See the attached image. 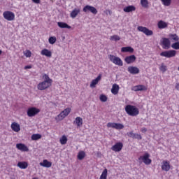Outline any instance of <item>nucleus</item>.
Listing matches in <instances>:
<instances>
[{"label": "nucleus", "mask_w": 179, "mask_h": 179, "mask_svg": "<svg viewBox=\"0 0 179 179\" xmlns=\"http://www.w3.org/2000/svg\"><path fill=\"white\" fill-rule=\"evenodd\" d=\"M43 78L45 80L38 84V90H45L52 86V79L50 78L48 74H43Z\"/></svg>", "instance_id": "1"}, {"label": "nucleus", "mask_w": 179, "mask_h": 179, "mask_svg": "<svg viewBox=\"0 0 179 179\" xmlns=\"http://www.w3.org/2000/svg\"><path fill=\"white\" fill-rule=\"evenodd\" d=\"M124 110L127 115L130 117H138L139 115V108L134 105H127Z\"/></svg>", "instance_id": "2"}, {"label": "nucleus", "mask_w": 179, "mask_h": 179, "mask_svg": "<svg viewBox=\"0 0 179 179\" xmlns=\"http://www.w3.org/2000/svg\"><path fill=\"white\" fill-rule=\"evenodd\" d=\"M108 58L110 61V62H113L115 65H117V66H122L124 65V62L121 59V58L115 56L113 55H110L108 56Z\"/></svg>", "instance_id": "3"}, {"label": "nucleus", "mask_w": 179, "mask_h": 179, "mask_svg": "<svg viewBox=\"0 0 179 179\" xmlns=\"http://www.w3.org/2000/svg\"><path fill=\"white\" fill-rule=\"evenodd\" d=\"M70 113L71 108H66L55 117V120L56 121H62V120H64V118H65L66 117H68V115H69Z\"/></svg>", "instance_id": "4"}, {"label": "nucleus", "mask_w": 179, "mask_h": 179, "mask_svg": "<svg viewBox=\"0 0 179 179\" xmlns=\"http://www.w3.org/2000/svg\"><path fill=\"white\" fill-rule=\"evenodd\" d=\"M177 55V51L174 50H165L160 53L161 57H165L166 58H173Z\"/></svg>", "instance_id": "5"}, {"label": "nucleus", "mask_w": 179, "mask_h": 179, "mask_svg": "<svg viewBox=\"0 0 179 179\" xmlns=\"http://www.w3.org/2000/svg\"><path fill=\"white\" fill-rule=\"evenodd\" d=\"M149 157H150V155H149V153H145L144 155L140 156L138 157V160L139 162H143L146 166H149V164H152V159H150Z\"/></svg>", "instance_id": "6"}, {"label": "nucleus", "mask_w": 179, "mask_h": 179, "mask_svg": "<svg viewBox=\"0 0 179 179\" xmlns=\"http://www.w3.org/2000/svg\"><path fill=\"white\" fill-rule=\"evenodd\" d=\"M138 31H141V33H143L145 36H153V31L149 29L148 27H143V26H138L137 27Z\"/></svg>", "instance_id": "7"}, {"label": "nucleus", "mask_w": 179, "mask_h": 179, "mask_svg": "<svg viewBox=\"0 0 179 179\" xmlns=\"http://www.w3.org/2000/svg\"><path fill=\"white\" fill-rule=\"evenodd\" d=\"M40 113V109L36 107H30L27 110V114L29 117H36Z\"/></svg>", "instance_id": "8"}, {"label": "nucleus", "mask_w": 179, "mask_h": 179, "mask_svg": "<svg viewBox=\"0 0 179 179\" xmlns=\"http://www.w3.org/2000/svg\"><path fill=\"white\" fill-rule=\"evenodd\" d=\"M3 17L6 20H8V22H12L13 20H15V13L12 11H4L3 13Z\"/></svg>", "instance_id": "9"}, {"label": "nucleus", "mask_w": 179, "mask_h": 179, "mask_svg": "<svg viewBox=\"0 0 179 179\" xmlns=\"http://www.w3.org/2000/svg\"><path fill=\"white\" fill-rule=\"evenodd\" d=\"M108 128H114L115 129H124V124L121 123L108 122L107 124Z\"/></svg>", "instance_id": "10"}, {"label": "nucleus", "mask_w": 179, "mask_h": 179, "mask_svg": "<svg viewBox=\"0 0 179 179\" xmlns=\"http://www.w3.org/2000/svg\"><path fill=\"white\" fill-rule=\"evenodd\" d=\"M171 45V43L170 42V39H169L168 38H162L161 45L162 46V48H164V50H169V48H170Z\"/></svg>", "instance_id": "11"}, {"label": "nucleus", "mask_w": 179, "mask_h": 179, "mask_svg": "<svg viewBox=\"0 0 179 179\" xmlns=\"http://www.w3.org/2000/svg\"><path fill=\"white\" fill-rule=\"evenodd\" d=\"M83 12H91V13H93V15H97V9H96V8L92 6H89L87 5L85 6L83 9Z\"/></svg>", "instance_id": "12"}, {"label": "nucleus", "mask_w": 179, "mask_h": 179, "mask_svg": "<svg viewBox=\"0 0 179 179\" xmlns=\"http://www.w3.org/2000/svg\"><path fill=\"white\" fill-rule=\"evenodd\" d=\"M122 148H124V144L121 142H117L111 147V150L113 152H121V150H122Z\"/></svg>", "instance_id": "13"}, {"label": "nucleus", "mask_w": 179, "mask_h": 179, "mask_svg": "<svg viewBox=\"0 0 179 179\" xmlns=\"http://www.w3.org/2000/svg\"><path fill=\"white\" fill-rule=\"evenodd\" d=\"M161 167L163 171H170V169L171 168V166L170 165V162L168 160H164L162 162Z\"/></svg>", "instance_id": "14"}, {"label": "nucleus", "mask_w": 179, "mask_h": 179, "mask_svg": "<svg viewBox=\"0 0 179 179\" xmlns=\"http://www.w3.org/2000/svg\"><path fill=\"white\" fill-rule=\"evenodd\" d=\"M127 71H128V73H131V75H138V73H139L140 72L139 69L134 66H129L127 68Z\"/></svg>", "instance_id": "15"}, {"label": "nucleus", "mask_w": 179, "mask_h": 179, "mask_svg": "<svg viewBox=\"0 0 179 179\" xmlns=\"http://www.w3.org/2000/svg\"><path fill=\"white\" fill-rule=\"evenodd\" d=\"M136 61V57L134 55L127 56L124 58V62L126 64L129 65V64H134Z\"/></svg>", "instance_id": "16"}, {"label": "nucleus", "mask_w": 179, "mask_h": 179, "mask_svg": "<svg viewBox=\"0 0 179 179\" xmlns=\"http://www.w3.org/2000/svg\"><path fill=\"white\" fill-rule=\"evenodd\" d=\"M133 92H142L143 90H148V87L143 85H136L131 88Z\"/></svg>", "instance_id": "17"}, {"label": "nucleus", "mask_w": 179, "mask_h": 179, "mask_svg": "<svg viewBox=\"0 0 179 179\" xmlns=\"http://www.w3.org/2000/svg\"><path fill=\"white\" fill-rule=\"evenodd\" d=\"M16 148L20 152H29V148L24 143H17Z\"/></svg>", "instance_id": "18"}, {"label": "nucleus", "mask_w": 179, "mask_h": 179, "mask_svg": "<svg viewBox=\"0 0 179 179\" xmlns=\"http://www.w3.org/2000/svg\"><path fill=\"white\" fill-rule=\"evenodd\" d=\"M11 129L14 131V132H19L20 131V124H19V123L16 122H13L11 123Z\"/></svg>", "instance_id": "19"}, {"label": "nucleus", "mask_w": 179, "mask_h": 179, "mask_svg": "<svg viewBox=\"0 0 179 179\" xmlns=\"http://www.w3.org/2000/svg\"><path fill=\"white\" fill-rule=\"evenodd\" d=\"M169 27V24L163 20H159L157 23V27L160 30H162L163 29H167Z\"/></svg>", "instance_id": "20"}, {"label": "nucleus", "mask_w": 179, "mask_h": 179, "mask_svg": "<svg viewBox=\"0 0 179 179\" xmlns=\"http://www.w3.org/2000/svg\"><path fill=\"white\" fill-rule=\"evenodd\" d=\"M41 54L47 57L48 58H51L52 57V52L48 49L44 48L41 51Z\"/></svg>", "instance_id": "21"}, {"label": "nucleus", "mask_w": 179, "mask_h": 179, "mask_svg": "<svg viewBox=\"0 0 179 179\" xmlns=\"http://www.w3.org/2000/svg\"><path fill=\"white\" fill-rule=\"evenodd\" d=\"M100 80H101V74H99L96 79H94L92 80L90 85V87H92V88L96 87V85H97V83H99V82H100Z\"/></svg>", "instance_id": "22"}, {"label": "nucleus", "mask_w": 179, "mask_h": 179, "mask_svg": "<svg viewBox=\"0 0 179 179\" xmlns=\"http://www.w3.org/2000/svg\"><path fill=\"white\" fill-rule=\"evenodd\" d=\"M39 164L42 167H46L47 169H50V167L52 166V163L47 159H44L43 162H40Z\"/></svg>", "instance_id": "23"}, {"label": "nucleus", "mask_w": 179, "mask_h": 179, "mask_svg": "<svg viewBox=\"0 0 179 179\" xmlns=\"http://www.w3.org/2000/svg\"><path fill=\"white\" fill-rule=\"evenodd\" d=\"M74 124L77 125L78 128H80L83 125V119L80 117H77L74 121Z\"/></svg>", "instance_id": "24"}, {"label": "nucleus", "mask_w": 179, "mask_h": 179, "mask_svg": "<svg viewBox=\"0 0 179 179\" xmlns=\"http://www.w3.org/2000/svg\"><path fill=\"white\" fill-rule=\"evenodd\" d=\"M118 92H120V85L117 84H113L111 89V93L113 94H118Z\"/></svg>", "instance_id": "25"}, {"label": "nucleus", "mask_w": 179, "mask_h": 179, "mask_svg": "<svg viewBox=\"0 0 179 179\" xmlns=\"http://www.w3.org/2000/svg\"><path fill=\"white\" fill-rule=\"evenodd\" d=\"M134 51V48L131 46L123 47L121 48V52H129L130 54H132Z\"/></svg>", "instance_id": "26"}, {"label": "nucleus", "mask_w": 179, "mask_h": 179, "mask_svg": "<svg viewBox=\"0 0 179 179\" xmlns=\"http://www.w3.org/2000/svg\"><path fill=\"white\" fill-rule=\"evenodd\" d=\"M17 166L22 170H24V169H26L27 167H29V163H27L26 162H19L17 163Z\"/></svg>", "instance_id": "27"}, {"label": "nucleus", "mask_w": 179, "mask_h": 179, "mask_svg": "<svg viewBox=\"0 0 179 179\" xmlns=\"http://www.w3.org/2000/svg\"><path fill=\"white\" fill-rule=\"evenodd\" d=\"M79 13H80V9L74 8L70 13V16L71 17H72V19H75V17H76V16L79 15Z\"/></svg>", "instance_id": "28"}, {"label": "nucleus", "mask_w": 179, "mask_h": 179, "mask_svg": "<svg viewBox=\"0 0 179 179\" xmlns=\"http://www.w3.org/2000/svg\"><path fill=\"white\" fill-rule=\"evenodd\" d=\"M124 12H126L127 13H129V12H134L136 10V8L134 6H129L127 7H124L123 8Z\"/></svg>", "instance_id": "29"}, {"label": "nucleus", "mask_w": 179, "mask_h": 179, "mask_svg": "<svg viewBox=\"0 0 179 179\" xmlns=\"http://www.w3.org/2000/svg\"><path fill=\"white\" fill-rule=\"evenodd\" d=\"M57 25L60 27V29H71V26L68 24L62 22H57Z\"/></svg>", "instance_id": "30"}, {"label": "nucleus", "mask_w": 179, "mask_h": 179, "mask_svg": "<svg viewBox=\"0 0 179 179\" xmlns=\"http://www.w3.org/2000/svg\"><path fill=\"white\" fill-rule=\"evenodd\" d=\"M59 142H60L61 145H66V143L68 142V137H66V136H65V135H63L60 138Z\"/></svg>", "instance_id": "31"}, {"label": "nucleus", "mask_w": 179, "mask_h": 179, "mask_svg": "<svg viewBox=\"0 0 179 179\" xmlns=\"http://www.w3.org/2000/svg\"><path fill=\"white\" fill-rule=\"evenodd\" d=\"M169 38L170 40H173V41H176V43L177 41H179V37L178 36L177 34H169Z\"/></svg>", "instance_id": "32"}, {"label": "nucleus", "mask_w": 179, "mask_h": 179, "mask_svg": "<svg viewBox=\"0 0 179 179\" xmlns=\"http://www.w3.org/2000/svg\"><path fill=\"white\" fill-rule=\"evenodd\" d=\"M85 156H86V153H85L84 151H80L78 154L77 157H78V160H83V159H85Z\"/></svg>", "instance_id": "33"}, {"label": "nucleus", "mask_w": 179, "mask_h": 179, "mask_svg": "<svg viewBox=\"0 0 179 179\" xmlns=\"http://www.w3.org/2000/svg\"><path fill=\"white\" fill-rule=\"evenodd\" d=\"M141 5L143 8H149V1L148 0H141Z\"/></svg>", "instance_id": "34"}, {"label": "nucleus", "mask_w": 179, "mask_h": 179, "mask_svg": "<svg viewBox=\"0 0 179 179\" xmlns=\"http://www.w3.org/2000/svg\"><path fill=\"white\" fill-rule=\"evenodd\" d=\"M108 171L107 170V169H105L103 171V172H102L99 179H107V174H108Z\"/></svg>", "instance_id": "35"}, {"label": "nucleus", "mask_w": 179, "mask_h": 179, "mask_svg": "<svg viewBox=\"0 0 179 179\" xmlns=\"http://www.w3.org/2000/svg\"><path fill=\"white\" fill-rule=\"evenodd\" d=\"M31 139L32 141H38V139H41V134H33L31 136Z\"/></svg>", "instance_id": "36"}, {"label": "nucleus", "mask_w": 179, "mask_h": 179, "mask_svg": "<svg viewBox=\"0 0 179 179\" xmlns=\"http://www.w3.org/2000/svg\"><path fill=\"white\" fill-rule=\"evenodd\" d=\"M164 6H170L171 5V0H161Z\"/></svg>", "instance_id": "37"}, {"label": "nucleus", "mask_w": 179, "mask_h": 179, "mask_svg": "<svg viewBox=\"0 0 179 179\" xmlns=\"http://www.w3.org/2000/svg\"><path fill=\"white\" fill-rule=\"evenodd\" d=\"M110 40H111L112 41H120V40H121V38L118 36V35H113L110 36Z\"/></svg>", "instance_id": "38"}, {"label": "nucleus", "mask_w": 179, "mask_h": 179, "mask_svg": "<svg viewBox=\"0 0 179 179\" xmlns=\"http://www.w3.org/2000/svg\"><path fill=\"white\" fill-rule=\"evenodd\" d=\"M48 41L50 44H55L57 43V38L55 36H50Z\"/></svg>", "instance_id": "39"}, {"label": "nucleus", "mask_w": 179, "mask_h": 179, "mask_svg": "<svg viewBox=\"0 0 179 179\" xmlns=\"http://www.w3.org/2000/svg\"><path fill=\"white\" fill-rule=\"evenodd\" d=\"M159 71H161V72H166V71H167V66L166 65H164V63H162L159 67Z\"/></svg>", "instance_id": "40"}, {"label": "nucleus", "mask_w": 179, "mask_h": 179, "mask_svg": "<svg viewBox=\"0 0 179 179\" xmlns=\"http://www.w3.org/2000/svg\"><path fill=\"white\" fill-rule=\"evenodd\" d=\"M171 47L173 50H179V41H178L177 42L173 43L171 45Z\"/></svg>", "instance_id": "41"}, {"label": "nucleus", "mask_w": 179, "mask_h": 179, "mask_svg": "<svg viewBox=\"0 0 179 179\" xmlns=\"http://www.w3.org/2000/svg\"><path fill=\"white\" fill-rule=\"evenodd\" d=\"M99 99L103 102V103H106V101H107V96L104 95V94H101L99 96Z\"/></svg>", "instance_id": "42"}, {"label": "nucleus", "mask_w": 179, "mask_h": 179, "mask_svg": "<svg viewBox=\"0 0 179 179\" xmlns=\"http://www.w3.org/2000/svg\"><path fill=\"white\" fill-rule=\"evenodd\" d=\"M24 55H25V57L27 58H30V57H31V51L30 50H26L24 52Z\"/></svg>", "instance_id": "43"}, {"label": "nucleus", "mask_w": 179, "mask_h": 179, "mask_svg": "<svg viewBox=\"0 0 179 179\" xmlns=\"http://www.w3.org/2000/svg\"><path fill=\"white\" fill-rule=\"evenodd\" d=\"M133 139H138L139 141H141L142 139V136H141V134H134Z\"/></svg>", "instance_id": "44"}, {"label": "nucleus", "mask_w": 179, "mask_h": 179, "mask_svg": "<svg viewBox=\"0 0 179 179\" xmlns=\"http://www.w3.org/2000/svg\"><path fill=\"white\" fill-rule=\"evenodd\" d=\"M135 134H134V131H130L127 133V136H129L130 138H134Z\"/></svg>", "instance_id": "45"}, {"label": "nucleus", "mask_w": 179, "mask_h": 179, "mask_svg": "<svg viewBox=\"0 0 179 179\" xmlns=\"http://www.w3.org/2000/svg\"><path fill=\"white\" fill-rule=\"evenodd\" d=\"M31 65H27L24 67V69H31Z\"/></svg>", "instance_id": "46"}, {"label": "nucleus", "mask_w": 179, "mask_h": 179, "mask_svg": "<svg viewBox=\"0 0 179 179\" xmlns=\"http://www.w3.org/2000/svg\"><path fill=\"white\" fill-rule=\"evenodd\" d=\"M148 131V129H146L145 127L141 129V132H143V134H145V132H146Z\"/></svg>", "instance_id": "47"}, {"label": "nucleus", "mask_w": 179, "mask_h": 179, "mask_svg": "<svg viewBox=\"0 0 179 179\" xmlns=\"http://www.w3.org/2000/svg\"><path fill=\"white\" fill-rule=\"evenodd\" d=\"M32 2H34V3H40L41 0H32Z\"/></svg>", "instance_id": "48"}, {"label": "nucleus", "mask_w": 179, "mask_h": 179, "mask_svg": "<svg viewBox=\"0 0 179 179\" xmlns=\"http://www.w3.org/2000/svg\"><path fill=\"white\" fill-rule=\"evenodd\" d=\"M175 87H176V90H178V91H179V83H176Z\"/></svg>", "instance_id": "49"}, {"label": "nucleus", "mask_w": 179, "mask_h": 179, "mask_svg": "<svg viewBox=\"0 0 179 179\" xmlns=\"http://www.w3.org/2000/svg\"><path fill=\"white\" fill-rule=\"evenodd\" d=\"M106 12L107 13H109V15H111L112 13H113V12L111 11V10H106V11H105V13H106Z\"/></svg>", "instance_id": "50"}, {"label": "nucleus", "mask_w": 179, "mask_h": 179, "mask_svg": "<svg viewBox=\"0 0 179 179\" xmlns=\"http://www.w3.org/2000/svg\"><path fill=\"white\" fill-rule=\"evenodd\" d=\"M1 54H2V50H0V55H1Z\"/></svg>", "instance_id": "51"}, {"label": "nucleus", "mask_w": 179, "mask_h": 179, "mask_svg": "<svg viewBox=\"0 0 179 179\" xmlns=\"http://www.w3.org/2000/svg\"><path fill=\"white\" fill-rule=\"evenodd\" d=\"M178 71H179V67L178 68Z\"/></svg>", "instance_id": "52"}]
</instances>
